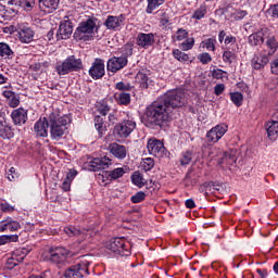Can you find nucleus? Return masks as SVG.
Listing matches in <instances>:
<instances>
[{
    "label": "nucleus",
    "instance_id": "obj_1",
    "mask_svg": "<svg viewBox=\"0 0 278 278\" xmlns=\"http://www.w3.org/2000/svg\"><path fill=\"white\" fill-rule=\"evenodd\" d=\"M186 105V93L181 89L167 91L147 108V121L150 125L162 127L170 121L173 110Z\"/></svg>",
    "mask_w": 278,
    "mask_h": 278
},
{
    "label": "nucleus",
    "instance_id": "obj_2",
    "mask_svg": "<svg viewBox=\"0 0 278 278\" xmlns=\"http://www.w3.org/2000/svg\"><path fill=\"white\" fill-rule=\"evenodd\" d=\"M71 115H60L52 113L49 116L50 136L52 140H62L64 134L68 129L66 126L71 125Z\"/></svg>",
    "mask_w": 278,
    "mask_h": 278
},
{
    "label": "nucleus",
    "instance_id": "obj_3",
    "mask_svg": "<svg viewBox=\"0 0 278 278\" xmlns=\"http://www.w3.org/2000/svg\"><path fill=\"white\" fill-rule=\"evenodd\" d=\"M106 249L121 257H129L131 255V245L125 238L116 237L111 239L106 243Z\"/></svg>",
    "mask_w": 278,
    "mask_h": 278
},
{
    "label": "nucleus",
    "instance_id": "obj_4",
    "mask_svg": "<svg viewBox=\"0 0 278 278\" xmlns=\"http://www.w3.org/2000/svg\"><path fill=\"white\" fill-rule=\"evenodd\" d=\"M94 29H97V22H94L92 18H89L78 25L74 31V39L84 40V42H87V40L93 38Z\"/></svg>",
    "mask_w": 278,
    "mask_h": 278
},
{
    "label": "nucleus",
    "instance_id": "obj_5",
    "mask_svg": "<svg viewBox=\"0 0 278 278\" xmlns=\"http://www.w3.org/2000/svg\"><path fill=\"white\" fill-rule=\"evenodd\" d=\"M88 266H90V262L88 261H81L80 263L71 266L67 268L64 273L65 278H84L88 277L90 275V271L88 269Z\"/></svg>",
    "mask_w": 278,
    "mask_h": 278
},
{
    "label": "nucleus",
    "instance_id": "obj_6",
    "mask_svg": "<svg viewBox=\"0 0 278 278\" xmlns=\"http://www.w3.org/2000/svg\"><path fill=\"white\" fill-rule=\"evenodd\" d=\"M136 129V121L132 117H127L114 127L115 134L119 138H129L131 132Z\"/></svg>",
    "mask_w": 278,
    "mask_h": 278
},
{
    "label": "nucleus",
    "instance_id": "obj_7",
    "mask_svg": "<svg viewBox=\"0 0 278 278\" xmlns=\"http://www.w3.org/2000/svg\"><path fill=\"white\" fill-rule=\"evenodd\" d=\"M68 257V250L62 247L52 248L49 251L48 260L52 264H64Z\"/></svg>",
    "mask_w": 278,
    "mask_h": 278
},
{
    "label": "nucleus",
    "instance_id": "obj_8",
    "mask_svg": "<svg viewBox=\"0 0 278 278\" xmlns=\"http://www.w3.org/2000/svg\"><path fill=\"white\" fill-rule=\"evenodd\" d=\"M262 31H263V36H265V47L268 50L267 55H275L278 49L277 37L267 27L262 28Z\"/></svg>",
    "mask_w": 278,
    "mask_h": 278
},
{
    "label": "nucleus",
    "instance_id": "obj_9",
    "mask_svg": "<svg viewBox=\"0 0 278 278\" xmlns=\"http://www.w3.org/2000/svg\"><path fill=\"white\" fill-rule=\"evenodd\" d=\"M227 124H218L206 132V138L208 142L216 144L225 134H227Z\"/></svg>",
    "mask_w": 278,
    "mask_h": 278
},
{
    "label": "nucleus",
    "instance_id": "obj_10",
    "mask_svg": "<svg viewBox=\"0 0 278 278\" xmlns=\"http://www.w3.org/2000/svg\"><path fill=\"white\" fill-rule=\"evenodd\" d=\"M125 23V14H119L117 16L109 15L104 22V27L111 31H119Z\"/></svg>",
    "mask_w": 278,
    "mask_h": 278
},
{
    "label": "nucleus",
    "instance_id": "obj_11",
    "mask_svg": "<svg viewBox=\"0 0 278 278\" xmlns=\"http://www.w3.org/2000/svg\"><path fill=\"white\" fill-rule=\"evenodd\" d=\"M127 56H113L106 63V70L110 73H118V71H122V68H125L127 66Z\"/></svg>",
    "mask_w": 278,
    "mask_h": 278
},
{
    "label": "nucleus",
    "instance_id": "obj_12",
    "mask_svg": "<svg viewBox=\"0 0 278 278\" xmlns=\"http://www.w3.org/2000/svg\"><path fill=\"white\" fill-rule=\"evenodd\" d=\"M147 148L150 155H154V157H164L166 148H164L162 141L157 139H149Z\"/></svg>",
    "mask_w": 278,
    "mask_h": 278
},
{
    "label": "nucleus",
    "instance_id": "obj_13",
    "mask_svg": "<svg viewBox=\"0 0 278 278\" xmlns=\"http://www.w3.org/2000/svg\"><path fill=\"white\" fill-rule=\"evenodd\" d=\"M136 45L141 49H149L155 45V34L153 33H139L136 37Z\"/></svg>",
    "mask_w": 278,
    "mask_h": 278
},
{
    "label": "nucleus",
    "instance_id": "obj_14",
    "mask_svg": "<svg viewBox=\"0 0 278 278\" xmlns=\"http://www.w3.org/2000/svg\"><path fill=\"white\" fill-rule=\"evenodd\" d=\"M109 166H112V160H110L108 156H103L93 159L90 162V165H87V168L88 170L97 173V170H105V168H109Z\"/></svg>",
    "mask_w": 278,
    "mask_h": 278
},
{
    "label": "nucleus",
    "instance_id": "obj_15",
    "mask_svg": "<svg viewBox=\"0 0 278 278\" xmlns=\"http://www.w3.org/2000/svg\"><path fill=\"white\" fill-rule=\"evenodd\" d=\"M73 36V23L71 21L61 22L56 31V40H68Z\"/></svg>",
    "mask_w": 278,
    "mask_h": 278
},
{
    "label": "nucleus",
    "instance_id": "obj_16",
    "mask_svg": "<svg viewBox=\"0 0 278 278\" xmlns=\"http://www.w3.org/2000/svg\"><path fill=\"white\" fill-rule=\"evenodd\" d=\"M89 75L92 79H101L105 75V62L101 59H96L89 70Z\"/></svg>",
    "mask_w": 278,
    "mask_h": 278
},
{
    "label": "nucleus",
    "instance_id": "obj_17",
    "mask_svg": "<svg viewBox=\"0 0 278 278\" xmlns=\"http://www.w3.org/2000/svg\"><path fill=\"white\" fill-rule=\"evenodd\" d=\"M270 62V59H268V54L266 53H257L254 54V56L251 60V66L254 71H262L264 66H266Z\"/></svg>",
    "mask_w": 278,
    "mask_h": 278
},
{
    "label": "nucleus",
    "instance_id": "obj_18",
    "mask_svg": "<svg viewBox=\"0 0 278 278\" xmlns=\"http://www.w3.org/2000/svg\"><path fill=\"white\" fill-rule=\"evenodd\" d=\"M49 121L46 117L40 118L35 123L34 131L38 138H47L49 136Z\"/></svg>",
    "mask_w": 278,
    "mask_h": 278
},
{
    "label": "nucleus",
    "instance_id": "obj_19",
    "mask_svg": "<svg viewBox=\"0 0 278 278\" xmlns=\"http://www.w3.org/2000/svg\"><path fill=\"white\" fill-rule=\"evenodd\" d=\"M11 118L14 125L21 127V125H25L27 123V111L23 108H18L12 111Z\"/></svg>",
    "mask_w": 278,
    "mask_h": 278
},
{
    "label": "nucleus",
    "instance_id": "obj_20",
    "mask_svg": "<svg viewBox=\"0 0 278 278\" xmlns=\"http://www.w3.org/2000/svg\"><path fill=\"white\" fill-rule=\"evenodd\" d=\"M238 162V150L232 149L228 152H224L223 156L218 160L217 164H227L228 166H233Z\"/></svg>",
    "mask_w": 278,
    "mask_h": 278
},
{
    "label": "nucleus",
    "instance_id": "obj_21",
    "mask_svg": "<svg viewBox=\"0 0 278 278\" xmlns=\"http://www.w3.org/2000/svg\"><path fill=\"white\" fill-rule=\"evenodd\" d=\"M34 36L35 33L34 29H31V27L25 25L18 26V38L22 42L28 45V42H31V40H34Z\"/></svg>",
    "mask_w": 278,
    "mask_h": 278
},
{
    "label": "nucleus",
    "instance_id": "obj_22",
    "mask_svg": "<svg viewBox=\"0 0 278 278\" xmlns=\"http://www.w3.org/2000/svg\"><path fill=\"white\" fill-rule=\"evenodd\" d=\"M0 137L4 140H10V138H14V130H12V126L8 125L5 122V117L0 112Z\"/></svg>",
    "mask_w": 278,
    "mask_h": 278
},
{
    "label": "nucleus",
    "instance_id": "obj_23",
    "mask_svg": "<svg viewBox=\"0 0 278 278\" xmlns=\"http://www.w3.org/2000/svg\"><path fill=\"white\" fill-rule=\"evenodd\" d=\"M109 151L117 160H125V157H127V148L116 142H113L109 146Z\"/></svg>",
    "mask_w": 278,
    "mask_h": 278
},
{
    "label": "nucleus",
    "instance_id": "obj_24",
    "mask_svg": "<svg viewBox=\"0 0 278 278\" xmlns=\"http://www.w3.org/2000/svg\"><path fill=\"white\" fill-rule=\"evenodd\" d=\"M21 229V224L12 217H7L0 222V232L1 231H18Z\"/></svg>",
    "mask_w": 278,
    "mask_h": 278
},
{
    "label": "nucleus",
    "instance_id": "obj_25",
    "mask_svg": "<svg viewBox=\"0 0 278 278\" xmlns=\"http://www.w3.org/2000/svg\"><path fill=\"white\" fill-rule=\"evenodd\" d=\"M2 97L7 99L9 108H18L21 105V97L12 90H4Z\"/></svg>",
    "mask_w": 278,
    "mask_h": 278
},
{
    "label": "nucleus",
    "instance_id": "obj_26",
    "mask_svg": "<svg viewBox=\"0 0 278 278\" xmlns=\"http://www.w3.org/2000/svg\"><path fill=\"white\" fill-rule=\"evenodd\" d=\"M39 7L43 12L51 14L60 8V0H39Z\"/></svg>",
    "mask_w": 278,
    "mask_h": 278
},
{
    "label": "nucleus",
    "instance_id": "obj_27",
    "mask_svg": "<svg viewBox=\"0 0 278 278\" xmlns=\"http://www.w3.org/2000/svg\"><path fill=\"white\" fill-rule=\"evenodd\" d=\"M264 38L265 36L261 28L256 33H253L252 35L249 36L248 42L249 45H251V47H257L258 45H263Z\"/></svg>",
    "mask_w": 278,
    "mask_h": 278
},
{
    "label": "nucleus",
    "instance_id": "obj_28",
    "mask_svg": "<svg viewBox=\"0 0 278 278\" xmlns=\"http://www.w3.org/2000/svg\"><path fill=\"white\" fill-rule=\"evenodd\" d=\"M201 192H204L205 197H207V194H215L216 192L220 191V187L218 184L216 182H204L201 188H200Z\"/></svg>",
    "mask_w": 278,
    "mask_h": 278
},
{
    "label": "nucleus",
    "instance_id": "obj_29",
    "mask_svg": "<svg viewBox=\"0 0 278 278\" xmlns=\"http://www.w3.org/2000/svg\"><path fill=\"white\" fill-rule=\"evenodd\" d=\"M18 253H21L18 250L13 252L12 256L7 260V268L9 270H12V268H15V266H18L25 260V255L18 256Z\"/></svg>",
    "mask_w": 278,
    "mask_h": 278
},
{
    "label": "nucleus",
    "instance_id": "obj_30",
    "mask_svg": "<svg viewBox=\"0 0 278 278\" xmlns=\"http://www.w3.org/2000/svg\"><path fill=\"white\" fill-rule=\"evenodd\" d=\"M266 131H267V136L268 138L275 142V140H277L278 138V122H268L267 126H266Z\"/></svg>",
    "mask_w": 278,
    "mask_h": 278
},
{
    "label": "nucleus",
    "instance_id": "obj_31",
    "mask_svg": "<svg viewBox=\"0 0 278 278\" xmlns=\"http://www.w3.org/2000/svg\"><path fill=\"white\" fill-rule=\"evenodd\" d=\"M0 58L2 60H12L14 58V51H12L10 45L0 42Z\"/></svg>",
    "mask_w": 278,
    "mask_h": 278
},
{
    "label": "nucleus",
    "instance_id": "obj_32",
    "mask_svg": "<svg viewBox=\"0 0 278 278\" xmlns=\"http://www.w3.org/2000/svg\"><path fill=\"white\" fill-rule=\"evenodd\" d=\"M135 81L136 84H138V86H140V88H143V89L149 88V76L144 71H141L136 75Z\"/></svg>",
    "mask_w": 278,
    "mask_h": 278
},
{
    "label": "nucleus",
    "instance_id": "obj_33",
    "mask_svg": "<svg viewBox=\"0 0 278 278\" xmlns=\"http://www.w3.org/2000/svg\"><path fill=\"white\" fill-rule=\"evenodd\" d=\"M55 71L58 75H68V73H73L71 64L68 63L67 59H65L62 63H58L55 66Z\"/></svg>",
    "mask_w": 278,
    "mask_h": 278
},
{
    "label": "nucleus",
    "instance_id": "obj_34",
    "mask_svg": "<svg viewBox=\"0 0 278 278\" xmlns=\"http://www.w3.org/2000/svg\"><path fill=\"white\" fill-rule=\"evenodd\" d=\"M114 98L119 105H129L131 103V94L127 92H115Z\"/></svg>",
    "mask_w": 278,
    "mask_h": 278
},
{
    "label": "nucleus",
    "instance_id": "obj_35",
    "mask_svg": "<svg viewBox=\"0 0 278 278\" xmlns=\"http://www.w3.org/2000/svg\"><path fill=\"white\" fill-rule=\"evenodd\" d=\"M64 231L70 238H86V233L83 230L75 228L74 226L65 227Z\"/></svg>",
    "mask_w": 278,
    "mask_h": 278
},
{
    "label": "nucleus",
    "instance_id": "obj_36",
    "mask_svg": "<svg viewBox=\"0 0 278 278\" xmlns=\"http://www.w3.org/2000/svg\"><path fill=\"white\" fill-rule=\"evenodd\" d=\"M67 63H70V68H72L73 72L81 71L83 64L81 59H76L75 55H70L66 58Z\"/></svg>",
    "mask_w": 278,
    "mask_h": 278
},
{
    "label": "nucleus",
    "instance_id": "obj_37",
    "mask_svg": "<svg viewBox=\"0 0 278 278\" xmlns=\"http://www.w3.org/2000/svg\"><path fill=\"white\" fill-rule=\"evenodd\" d=\"M148 1V7L146 9L147 14H153L154 10H157L160 5H164V2L166 0H147Z\"/></svg>",
    "mask_w": 278,
    "mask_h": 278
},
{
    "label": "nucleus",
    "instance_id": "obj_38",
    "mask_svg": "<svg viewBox=\"0 0 278 278\" xmlns=\"http://www.w3.org/2000/svg\"><path fill=\"white\" fill-rule=\"evenodd\" d=\"M193 157H194V152H192L191 150H187L186 152H182L180 156L181 166H188V164L192 162Z\"/></svg>",
    "mask_w": 278,
    "mask_h": 278
},
{
    "label": "nucleus",
    "instance_id": "obj_39",
    "mask_svg": "<svg viewBox=\"0 0 278 278\" xmlns=\"http://www.w3.org/2000/svg\"><path fill=\"white\" fill-rule=\"evenodd\" d=\"M131 181L134 184V186H138V188H142V186H144V184H147V180H144V177L142 176V174L136 172L132 176H131Z\"/></svg>",
    "mask_w": 278,
    "mask_h": 278
},
{
    "label": "nucleus",
    "instance_id": "obj_40",
    "mask_svg": "<svg viewBox=\"0 0 278 278\" xmlns=\"http://www.w3.org/2000/svg\"><path fill=\"white\" fill-rule=\"evenodd\" d=\"M243 99L244 97L242 96V92H230V100L237 108H240V105H242Z\"/></svg>",
    "mask_w": 278,
    "mask_h": 278
},
{
    "label": "nucleus",
    "instance_id": "obj_41",
    "mask_svg": "<svg viewBox=\"0 0 278 278\" xmlns=\"http://www.w3.org/2000/svg\"><path fill=\"white\" fill-rule=\"evenodd\" d=\"M206 14H207V8H205V5H201L199 9H197L193 12L192 18H195V21H201V18H205Z\"/></svg>",
    "mask_w": 278,
    "mask_h": 278
},
{
    "label": "nucleus",
    "instance_id": "obj_42",
    "mask_svg": "<svg viewBox=\"0 0 278 278\" xmlns=\"http://www.w3.org/2000/svg\"><path fill=\"white\" fill-rule=\"evenodd\" d=\"M153 166H155V161L152 157H146L141 162V167L146 173H149V170L153 169Z\"/></svg>",
    "mask_w": 278,
    "mask_h": 278
},
{
    "label": "nucleus",
    "instance_id": "obj_43",
    "mask_svg": "<svg viewBox=\"0 0 278 278\" xmlns=\"http://www.w3.org/2000/svg\"><path fill=\"white\" fill-rule=\"evenodd\" d=\"M173 56L175 60H178V62H188V60H190V56L179 49L173 50Z\"/></svg>",
    "mask_w": 278,
    "mask_h": 278
},
{
    "label": "nucleus",
    "instance_id": "obj_44",
    "mask_svg": "<svg viewBox=\"0 0 278 278\" xmlns=\"http://www.w3.org/2000/svg\"><path fill=\"white\" fill-rule=\"evenodd\" d=\"M94 126L97 131H99V134L103 135V131H105V124H103V117L101 116H96L94 117Z\"/></svg>",
    "mask_w": 278,
    "mask_h": 278
},
{
    "label": "nucleus",
    "instance_id": "obj_45",
    "mask_svg": "<svg viewBox=\"0 0 278 278\" xmlns=\"http://www.w3.org/2000/svg\"><path fill=\"white\" fill-rule=\"evenodd\" d=\"M123 175H125V169L123 167H117L109 172V177H111V179H121Z\"/></svg>",
    "mask_w": 278,
    "mask_h": 278
},
{
    "label": "nucleus",
    "instance_id": "obj_46",
    "mask_svg": "<svg viewBox=\"0 0 278 278\" xmlns=\"http://www.w3.org/2000/svg\"><path fill=\"white\" fill-rule=\"evenodd\" d=\"M223 153V149L217 147H211L208 151V157H211V160H216V157H220Z\"/></svg>",
    "mask_w": 278,
    "mask_h": 278
},
{
    "label": "nucleus",
    "instance_id": "obj_47",
    "mask_svg": "<svg viewBox=\"0 0 278 278\" xmlns=\"http://www.w3.org/2000/svg\"><path fill=\"white\" fill-rule=\"evenodd\" d=\"M36 5V0H22L20 8H23L26 12H30Z\"/></svg>",
    "mask_w": 278,
    "mask_h": 278
},
{
    "label": "nucleus",
    "instance_id": "obj_48",
    "mask_svg": "<svg viewBox=\"0 0 278 278\" xmlns=\"http://www.w3.org/2000/svg\"><path fill=\"white\" fill-rule=\"evenodd\" d=\"M194 47V38H188L180 43L181 51H190Z\"/></svg>",
    "mask_w": 278,
    "mask_h": 278
},
{
    "label": "nucleus",
    "instance_id": "obj_49",
    "mask_svg": "<svg viewBox=\"0 0 278 278\" xmlns=\"http://www.w3.org/2000/svg\"><path fill=\"white\" fill-rule=\"evenodd\" d=\"M173 38H174V40L181 42V40H186V38H188V30H186L184 28H179Z\"/></svg>",
    "mask_w": 278,
    "mask_h": 278
},
{
    "label": "nucleus",
    "instance_id": "obj_50",
    "mask_svg": "<svg viewBox=\"0 0 278 278\" xmlns=\"http://www.w3.org/2000/svg\"><path fill=\"white\" fill-rule=\"evenodd\" d=\"M147 199V193L144 191H139L130 198L131 203H142Z\"/></svg>",
    "mask_w": 278,
    "mask_h": 278
},
{
    "label": "nucleus",
    "instance_id": "obj_51",
    "mask_svg": "<svg viewBox=\"0 0 278 278\" xmlns=\"http://www.w3.org/2000/svg\"><path fill=\"white\" fill-rule=\"evenodd\" d=\"M115 88L121 92H127L131 90V85L129 83L119 81V83H116Z\"/></svg>",
    "mask_w": 278,
    "mask_h": 278
},
{
    "label": "nucleus",
    "instance_id": "obj_52",
    "mask_svg": "<svg viewBox=\"0 0 278 278\" xmlns=\"http://www.w3.org/2000/svg\"><path fill=\"white\" fill-rule=\"evenodd\" d=\"M204 47L207 49V51H216V39H206L204 41Z\"/></svg>",
    "mask_w": 278,
    "mask_h": 278
},
{
    "label": "nucleus",
    "instance_id": "obj_53",
    "mask_svg": "<svg viewBox=\"0 0 278 278\" xmlns=\"http://www.w3.org/2000/svg\"><path fill=\"white\" fill-rule=\"evenodd\" d=\"M198 60H200L201 64H210V62H212V55L207 52H203L198 56Z\"/></svg>",
    "mask_w": 278,
    "mask_h": 278
},
{
    "label": "nucleus",
    "instance_id": "obj_54",
    "mask_svg": "<svg viewBox=\"0 0 278 278\" xmlns=\"http://www.w3.org/2000/svg\"><path fill=\"white\" fill-rule=\"evenodd\" d=\"M9 181H16L18 179V173L16 172V168L11 167L7 173Z\"/></svg>",
    "mask_w": 278,
    "mask_h": 278
},
{
    "label": "nucleus",
    "instance_id": "obj_55",
    "mask_svg": "<svg viewBox=\"0 0 278 278\" xmlns=\"http://www.w3.org/2000/svg\"><path fill=\"white\" fill-rule=\"evenodd\" d=\"M267 14L271 16V18H278V4H273L267 10Z\"/></svg>",
    "mask_w": 278,
    "mask_h": 278
},
{
    "label": "nucleus",
    "instance_id": "obj_56",
    "mask_svg": "<svg viewBox=\"0 0 278 278\" xmlns=\"http://www.w3.org/2000/svg\"><path fill=\"white\" fill-rule=\"evenodd\" d=\"M233 58H235V54H233V52H231V51H225V52L223 53V61H224L226 64H231Z\"/></svg>",
    "mask_w": 278,
    "mask_h": 278
},
{
    "label": "nucleus",
    "instance_id": "obj_57",
    "mask_svg": "<svg viewBox=\"0 0 278 278\" xmlns=\"http://www.w3.org/2000/svg\"><path fill=\"white\" fill-rule=\"evenodd\" d=\"M156 14H160L161 16V20H160V23L163 27H166L168 26V23H170V20L168 18V16H166V13L165 12H160L157 11Z\"/></svg>",
    "mask_w": 278,
    "mask_h": 278
},
{
    "label": "nucleus",
    "instance_id": "obj_58",
    "mask_svg": "<svg viewBox=\"0 0 278 278\" xmlns=\"http://www.w3.org/2000/svg\"><path fill=\"white\" fill-rule=\"evenodd\" d=\"M75 177H77V170L70 169L68 173L66 174L65 180H67V181L73 184V179H75Z\"/></svg>",
    "mask_w": 278,
    "mask_h": 278
},
{
    "label": "nucleus",
    "instance_id": "obj_59",
    "mask_svg": "<svg viewBox=\"0 0 278 278\" xmlns=\"http://www.w3.org/2000/svg\"><path fill=\"white\" fill-rule=\"evenodd\" d=\"M212 75H213L214 79H223V77H225V71L214 70Z\"/></svg>",
    "mask_w": 278,
    "mask_h": 278
},
{
    "label": "nucleus",
    "instance_id": "obj_60",
    "mask_svg": "<svg viewBox=\"0 0 278 278\" xmlns=\"http://www.w3.org/2000/svg\"><path fill=\"white\" fill-rule=\"evenodd\" d=\"M214 92H215L216 97H220V94L223 92H225V85L224 84L216 85L214 88Z\"/></svg>",
    "mask_w": 278,
    "mask_h": 278
},
{
    "label": "nucleus",
    "instance_id": "obj_61",
    "mask_svg": "<svg viewBox=\"0 0 278 278\" xmlns=\"http://www.w3.org/2000/svg\"><path fill=\"white\" fill-rule=\"evenodd\" d=\"M98 112L102 115V116H108V113L110 112V106H108L106 104H102L98 108Z\"/></svg>",
    "mask_w": 278,
    "mask_h": 278
},
{
    "label": "nucleus",
    "instance_id": "obj_62",
    "mask_svg": "<svg viewBox=\"0 0 278 278\" xmlns=\"http://www.w3.org/2000/svg\"><path fill=\"white\" fill-rule=\"evenodd\" d=\"M247 11H242V10H238L235 13V16L237 18V21H242V18H244V16H247Z\"/></svg>",
    "mask_w": 278,
    "mask_h": 278
},
{
    "label": "nucleus",
    "instance_id": "obj_63",
    "mask_svg": "<svg viewBox=\"0 0 278 278\" xmlns=\"http://www.w3.org/2000/svg\"><path fill=\"white\" fill-rule=\"evenodd\" d=\"M271 73L273 75H278V59L271 62Z\"/></svg>",
    "mask_w": 278,
    "mask_h": 278
},
{
    "label": "nucleus",
    "instance_id": "obj_64",
    "mask_svg": "<svg viewBox=\"0 0 278 278\" xmlns=\"http://www.w3.org/2000/svg\"><path fill=\"white\" fill-rule=\"evenodd\" d=\"M1 210L2 212H12L14 210V206L10 205L9 203H1Z\"/></svg>",
    "mask_w": 278,
    "mask_h": 278
}]
</instances>
